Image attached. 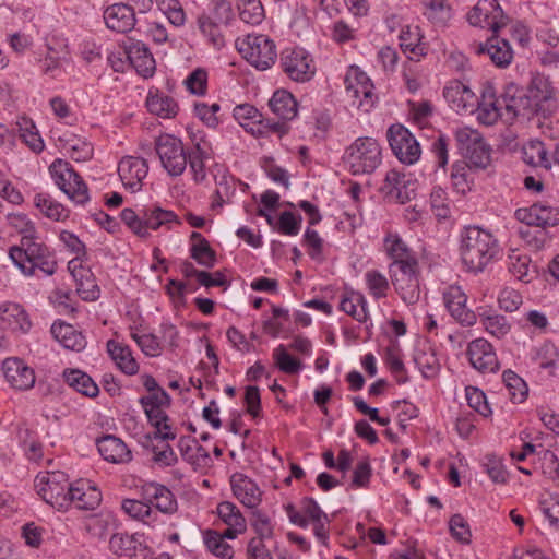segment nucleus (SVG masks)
<instances>
[{"instance_id": "20e7f679", "label": "nucleus", "mask_w": 559, "mask_h": 559, "mask_svg": "<svg viewBox=\"0 0 559 559\" xmlns=\"http://www.w3.org/2000/svg\"><path fill=\"white\" fill-rule=\"evenodd\" d=\"M120 217L130 230L140 238L150 237L151 230H157L163 226L171 229L174 224H181L173 211L159 206L144 209L139 214L132 209H123Z\"/></svg>"}, {"instance_id": "338daca9", "label": "nucleus", "mask_w": 559, "mask_h": 559, "mask_svg": "<svg viewBox=\"0 0 559 559\" xmlns=\"http://www.w3.org/2000/svg\"><path fill=\"white\" fill-rule=\"evenodd\" d=\"M158 9L165 14L170 24L180 27L186 22V13L178 0H159Z\"/></svg>"}, {"instance_id": "2f4dec72", "label": "nucleus", "mask_w": 559, "mask_h": 559, "mask_svg": "<svg viewBox=\"0 0 559 559\" xmlns=\"http://www.w3.org/2000/svg\"><path fill=\"white\" fill-rule=\"evenodd\" d=\"M71 504L80 510H95L102 502L100 490L87 480H78L70 486Z\"/></svg>"}, {"instance_id": "49530a36", "label": "nucleus", "mask_w": 559, "mask_h": 559, "mask_svg": "<svg viewBox=\"0 0 559 559\" xmlns=\"http://www.w3.org/2000/svg\"><path fill=\"white\" fill-rule=\"evenodd\" d=\"M475 109L477 110V119L479 122L486 126H492L502 116L501 110L504 108L501 96L496 99L491 95L488 98L484 96L481 103L478 102Z\"/></svg>"}, {"instance_id": "de8ad7c7", "label": "nucleus", "mask_w": 559, "mask_h": 559, "mask_svg": "<svg viewBox=\"0 0 559 559\" xmlns=\"http://www.w3.org/2000/svg\"><path fill=\"white\" fill-rule=\"evenodd\" d=\"M523 160L531 166L550 168V159L544 143L539 140L528 141L522 150Z\"/></svg>"}, {"instance_id": "f8f14e48", "label": "nucleus", "mask_w": 559, "mask_h": 559, "mask_svg": "<svg viewBox=\"0 0 559 559\" xmlns=\"http://www.w3.org/2000/svg\"><path fill=\"white\" fill-rule=\"evenodd\" d=\"M386 138L393 154L401 163L413 165L419 159L420 145L403 124H392L386 131Z\"/></svg>"}, {"instance_id": "7ed1b4c3", "label": "nucleus", "mask_w": 559, "mask_h": 559, "mask_svg": "<svg viewBox=\"0 0 559 559\" xmlns=\"http://www.w3.org/2000/svg\"><path fill=\"white\" fill-rule=\"evenodd\" d=\"M9 257L23 274L32 276L36 271L45 275H52L57 271V260L52 251L39 240L25 238L19 246H13L9 250Z\"/></svg>"}, {"instance_id": "f03ea898", "label": "nucleus", "mask_w": 559, "mask_h": 559, "mask_svg": "<svg viewBox=\"0 0 559 559\" xmlns=\"http://www.w3.org/2000/svg\"><path fill=\"white\" fill-rule=\"evenodd\" d=\"M9 257L23 274L32 276L36 271L45 275H52L57 271V260L52 251L39 240L25 238L19 246H13L9 250Z\"/></svg>"}, {"instance_id": "a878e982", "label": "nucleus", "mask_w": 559, "mask_h": 559, "mask_svg": "<svg viewBox=\"0 0 559 559\" xmlns=\"http://www.w3.org/2000/svg\"><path fill=\"white\" fill-rule=\"evenodd\" d=\"M142 497L151 507H155L162 513L174 514L178 510V502L175 495L162 484H145L142 486Z\"/></svg>"}, {"instance_id": "4468645a", "label": "nucleus", "mask_w": 559, "mask_h": 559, "mask_svg": "<svg viewBox=\"0 0 559 559\" xmlns=\"http://www.w3.org/2000/svg\"><path fill=\"white\" fill-rule=\"evenodd\" d=\"M417 181L409 175L391 169L385 174L380 192L388 202L405 204L415 198Z\"/></svg>"}, {"instance_id": "c85d7f7f", "label": "nucleus", "mask_w": 559, "mask_h": 559, "mask_svg": "<svg viewBox=\"0 0 559 559\" xmlns=\"http://www.w3.org/2000/svg\"><path fill=\"white\" fill-rule=\"evenodd\" d=\"M234 496L247 508H257L262 500V491L258 485L242 473H235L230 477Z\"/></svg>"}, {"instance_id": "0e129e2a", "label": "nucleus", "mask_w": 559, "mask_h": 559, "mask_svg": "<svg viewBox=\"0 0 559 559\" xmlns=\"http://www.w3.org/2000/svg\"><path fill=\"white\" fill-rule=\"evenodd\" d=\"M480 322L486 332L497 338L504 337L511 331L510 322L501 314L484 316Z\"/></svg>"}, {"instance_id": "6ab92c4d", "label": "nucleus", "mask_w": 559, "mask_h": 559, "mask_svg": "<svg viewBox=\"0 0 559 559\" xmlns=\"http://www.w3.org/2000/svg\"><path fill=\"white\" fill-rule=\"evenodd\" d=\"M443 96L450 107L457 114H473L478 104V97L464 83L453 80L443 90Z\"/></svg>"}, {"instance_id": "ea45409f", "label": "nucleus", "mask_w": 559, "mask_h": 559, "mask_svg": "<svg viewBox=\"0 0 559 559\" xmlns=\"http://www.w3.org/2000/svg\"><path fill=\"white\" fill-rule=\"evenodd\" d=\"M271 110L283 120H292L297 116L298 105L292 93L285 90L274 92L269 102Z\"/></svg>"}, {"instance_id": "393cba45", "label": "nucleus", "mask_w": 559, "mask_h": 559, "mask_svg": "<svg viewBox=\"0 0 559 559\" xmlns=\"http://www.w3.org/2000/svg\"><path fill=\"white\" fill-rule=\"evenodd\" d=\"M68 270L76 283V292L83 300L94 301L99 297V287L94 274L88 267L83 266L79 258L68 263Z\"/></svg>"}, {"instance_id": "aec40b11", "label": "nucleus", "mask_w": 559, "mask_h": 559, "mask_svg": "<svg viewBox=\"0 0 559 559\" xmlns=\"http://www.w3.org/2000/svg\"><path fill=\"white\" fill-rule=\"evenodd\" d=\"M466 354L471 365L481 373H492L499 369V362L492 345L485 338L472 341Z\"/></svg>"}, {"instance_id": "69168bd1", "label": "nucleus", "mask_w": 559, "mask_h": 559, "mask_svg": "<svg viewBox=\"0 0 559 559\" xmlns=\"http://www.w3.org/2000/svg\"><path fill=\"white\" fill-rule=\"evenodd\" d=\"M200 17H207V20L216 24L228 25L234 19L231 3L228 0H215L212 2L210 13L203 14Z\"/></svg>"}, {"instance_id": "bf43d9fd", "label": "nucleus", "mask_w": 559, "mask_h": 559, "mask_svg": "<svg viewBox=\"0 0 559 559\" xmlns=\"http://www.w3.org/2000/svg\"><path fill=\"white\" fill-rule=\"evenodd\" d=\"M475 168H486L490 163V152L483 138L478 140L475 145L467 147V151L462 154Z\"/></svg>"}, {"instance_id": "79ce46f5", "label": "nucleus", "mask_w": 559, "mask_h": 559, "mask_svg": "<svg viewBox=\"0 0 559 559\" xmlns=\"http://www.w3.org/2000/svg\"><path fill=\"white\" fill-rule=\"evenodd\" d=\"M168 407H143L148 423L155 428L154 438L162 440H174L176 435L168 424L169 417L166 414Z\"/></svg>"}, {"instance_id": "4c0bfd02", "label": "nucleus", "mask_w": 559, "mask_h": 559, "mask_svg": "<svg viewBox=\"0 0 559 559\" xmlns=\"http://www.w3.org/2000/svg\"><path fill=\"white\" fill-rule=\"evenodd\" d=\"M107 349L117 367L126 374L133 376L139 371V364L134 359L129 346L110 340L107 342Z\"/></svg>"}, {"instance_id": "412c9836", "label": "nucleus", "mask_w": 559, "mask_h": 559, "mask_svg": "<svg viewBox=\"0 0 559 559\" xmlns=\"http://www.w3.org/2000/svg\"><path fill=\"white\" fill-rule=\"evenodd\" d=\"M122 46L128 60L140 75L150 78L154 74L155 60L145 44L127 37Z\"/></svg>"}, {"instance_id": "a211bd4d", "label": "nucleus", "mask_w": 559, "mask_h": 559, "mask_svg": "<svg viewBox=\"0 0 559 559\" xmlns=\"http://www.w3.org/2000/svg\"><path fill=\"white\" fill-rule=\"evenodd\" d=\"M109 549L114 555L129 559H151L153 555L142 536L130 535L123 532L111 535Z\"/></svg>"}, {"instance_id": "8fccbe9b", "label": "nucleus", "mask_w": 559, "mask_h": 559, "mask_svg": "<svg viewBox=\"0 0 559 559\" xmlns=\"http://www.w3.org/2000/svg\"><path fill=\"white\" fill-rule=\"evenodd\" d=\"M425 12L424 14L432 23L444 25L451 19V7L447 0H421Z\"/></svg>"}, {"instance_id": "f257e3e1", "label": "nucleus", "mask_w": 559, "mask_h": 559, "mask_svg": "<svg viewBox=\"0 0 559 559\" xmlns=\"http://www.w3.org/2000/svg\"><path fill=\"white\" fill-rule=\"evenodd\" d=\"M499 245L493 235L478 226H468L461 233L460 254L466 271L479 273L496 258Z\"/></svg>"}, {"instance_id": "052dcab7", "label": "nucleus", "mask_w": 559, "mask_h": 559, "mask_svg": "<svg viewBox=\"0 0 559 559\" xmlns=\"http://www.w3.org/2000/svg\"><path fill=\"white\" fill-rule=\"evenodd\" d=\"M273 359L275 366L287 374H296L301 369L302 365L300 360L296 359L292 355L287 353V349L284 345H278L273 350Z\"/></svg>"}, {"instance_id": "09e8293b", "label": "nucleus", "mask_w": 559, "mask_h": 559, "mask_svg": "<svg viewBox=\"0 0 559 559\" xmlns=\"http://www.w3.org/2000/svg\"><path fill=\"white\" fill-rule=\"evenodd\" d=\"M203 542L206 549L214 556L222 559H231L234 557L233 547L216 531H205L203 533Z\"/></svg>"}, {"instance_id": "39448f33", "label": "nucleus", "mask_w": 559, "mask_h": 559, "mask_svg": "<svg viewBox=\"0 0 559 559\" xmlns=\"http://www.w3.org/2000/svg\"><path fill=\"white\" fill-rule=\"evenodd\" d=\"M238 52L257 70L270 69L277 58L276 45L264 34H249L235 41Z\"/></svg>"}, {"instance_id": "603ef678", "label": "nucleus", "mask_w": 559, "mask_h": 559, "mask_svg": "<svg viewBox=\"0 0 559 559\" xmlns=\"http://www.w3.org/2000/svg\"><path fill=\"white\" fill-rule=\"evenodd\" d=\"M240 19L251 25H259L265 17L264 8L260 0H238Z\"/></svg>"}, {"instance_id": "864d4df0", "label": "nucleus", "mask_w": 559, "mask_h": 559, "mask_svg": "<svg viewBox=\"0 0 559 559\" xmlns=\"http://www.w3.org/2000/svg\"><path fill=\"white\" fill-rule=\"evenodd\" d=\"M7 222L16 233H19L24 241L25 238L33 239L37 237V230L34 222L25 213H10L7 215Z\"/></svg>"}, {"instance_id": "cd10ccee", "label": "nucleus", "mask_w": 559, "mask_h": 559, "mask_svg": "<svg viewBox=\"0 0 559 559\" xmlns=\"http://www.w3.org/2000/svg\"><path fill=\"white\" fill-rule=\"evenodd\" d=\"M476 52L488 56L491 62L501 69L509 67L514 57L510 43L498 36H492L486 43L479 44Z\"/></svg>"}, {"instance_id": "f704fd0d", "label": "nucleus", "mask_w": 559, "mask_h": 559, "mask_svg": "<svg viewBox=\"0 0 559 559\" xmlns=\"http://www.w3.org/2000/svg\"><path fill=\"white\" fill-rule=\"evenodd\" d=\"M340 309L360 323L369 320L368 302L360 292L346 289L340 301Z\"/></svg>"}, {"instance_id": "5fc2aeb1", "label": "nucleus", "mask_w": 559, "mask_h": 559, "mask_svg": "<svg viewBox=\"0 0 559 559\" xmlns=\"http://www.w3.org/2000/svg\"><path fill=\"white\" fill-rule=\"evenodd\" d=\"M209 158L210 155L200 146V144H197L195 147L188 153L190 171L193 175L194 181L198 183L206 179L205 163Z\"/></svg>"}, {"instance_id": "e433bc0d", "label": "nucleus", "mask_w": 559, "mask_h": 559, "mask_svg": "<svg viewBox=\"0 0 559 559\" xmlns=\"http://www.w3.org/2000/svg\"><path fill=\"white\" fill-rule=\"evenodd\" d=\"M383 246L385 253L392 260L391 264L403 265L406 262L418 261L403 239L395 233H389L385 236Z\"/></svg>"}, {"instance_id": "a19ab883", "label": "nucleus", "mask_w": 559, "mask_h": 559, "mask_svg": "<svg viewBox=\"0 0 559 559\" xmlns=\"http://www.w3.org/2000/svg\"><path fill=\"white\" fill-rule=\"evenodd\" d=\"M190 240V257L195 260L198 264L212 269L216 263V253L211 248L209 241L198 231L191 234Z\"/></svg>"}, {"instance_id": "774afa93", "label": "nucleus", "mask_w": 559, "mask_h": 559, "mask_svg": "<svg viewBox=\"0 0 559 559\" xmlns=\"http://www.w3.org/2000/svg\"><path fill=\"white\" fill-rule=\"evenodd\" d=\"M251 526L257 534L252 539H260L261 543H264L265 539L273 537L274 527L270 518L259 510L254 511L252 514Z\"/></svg>"}, {"instance_id": "423d86ee", "label": "nucleus", "mask_w": 559, "mask_h": 559, "mask_svg": "<svg viewBox=\"0 0 559 559\" xmlns=\"http://www.w3.org/2000/svg\"><path fill=\"white\" fill-rule=\"evenodd\" d=\"M344 160L353 175L371 174L382 162L381 147L372 138H358L347 147Z\"/></svg>"}, {"instance_id": "e2e57ef3", "label": "nucleus", "mask_w": 559, "mask_h": 559, "mask_svg": "<svg viewBox=\"0 0 559 559\" xmlns=\"http://www.w3.org/2000/svg\"><path fill=\"white\" fill-rule=\"evenodd\" d=\"M130 335L146 356L157 357L162 354L163 347L156 335L151 333L140 334L133 328H131Z\"/></svg>"}, {"instance_id": "f3484780", "label": "nucleus", "mask_w": 559, "mask_h": 559, "mask_svg": "<svg viewBox=\"0 0 559 559\" xmlns=\"http://www.w3.org/2000/svg\"><path fill=\"white\" fill-rule=\"evenodd\" d=\"M514 216L519 222L543 230L559 224V209L547 202H536L528 207L518 209Z\"/></svg>"}, {"instance_id": "2eb2a0df", "label": "nucleus", "mask_w": 559, "mask_h": 559, "mask_svg": "<svg viewBox=\"0 0 559 559\" xmlns=\"http://www.w3.org/2000/svg\"><path fill=\"white\" fill-rule=\"evenodd\" d=\"M280 63L283 72L296 82H307L316 72L311 56L302 48L284 49Z\"/></svg>"}, {"instance_id": "13d9d810", "label": "nucleus", "mask_w": 559, "mask_h": 559, "mask_svg": "<svg viewBox=\"0 0 559 559\" xmlns=\"http://www.w3.org/2000/svg\"><path fill=\"white\" fill-rule=\"evenodd\" d=\"M365 281L369 294L374 299H381L386 297L388 292L390 289V284L388 278L377 270L367 271L365 274Z\"/></svg>"}, {"instance_id": "3c124183", "label": "nucleus", "mask_w": 559, "mask_h": 559, "mask_svg": "<svg viewBox=\"0 0 559 559\" xmlns=\"http://www.w3.org/2000/svg\"><path fill=\"white\" fill-rule=\"evenodd\" d=\"M122 509L131 518L142 521L145 524H151L156 520V514L147 501L124 499L122 501Z\"/></svg>"}, {"instance_id": "4d7b16f0", "label": "nucleus", "mask_w": 559, "mask_h": 559, "mask_svg": "<svg viewBox=\"0 0 559 559\" xmlns=\"http://www.w3.org/2000/svg\"><path fill=\"white\" fill-rule=\"evenodd\" d=\"M217 515L227 526L246 530V520L236 504L223 501L217 506Z\"/></svg>"}, {"instance_id": "6e6d98bb", "label": "nucleus", "mask_w": 559, "mask_h": 559, "mask_svg": "<svg viewBox=\"0 0 559 559\" xmlns=\"http://www.w3.org/2000/svg\"><path fill=\"white\" fill-rule=\"evenodd\" d=\"M502 378L511 401L522 403L527 395V385L524 380L512 370H506Z\"/></svg>"}, {"instance_id": "c03bdc74", "label": "nucleus", "mask_w": 559, "mask_h": 559, "mask_svg": "<svg viewBox=\"0 0 559 559\" xmlns=\"http://www.w3.org/2000/svg\"><path fill=\"white\" fill-rule=\"evenodd\" d=\"M34 205L49 219L63 222L69 217V210L47 193H37L34 197Z\"/></svg>"}, {"instance_id": "9d476101", "label": "nucleus", "mask_w": 559, "mask_h": 559, "mask_svg": "<svg viewBox=\"0 0 559 559\" xmlns=\"http://www.w3.org/2000/svg\"><path fill=\"white\" fill-rule=\"evenodd\" d=\"M501 102L503 103L508 119L522 117L530 120L534 117H543V110L536 103V99L514 83L506 85L504 92L501 95Z\"/></svg>"}, {"instance_id": "b1692460", "label": "nucleus", "mask_w": 559, "mask_h": 559, "mask_svg": "<svg viewBox=\"0 0 559 559\" xmlns=\"http://www.w3.org/2000/svg\"><path fill=\"white\" fill-rule=\"evenodd\" d=\"M527 92L536 99L543 110V118H546L556 107L555 99L557 90L549 76L543 73L533 74Z\"/></svg>"}, {"instance_id": "c9c22d12", "label": "nucleus", "mask_w": 559, "mask_h": 559, "mask_svg": "<svg viewBox=\"0 0 559 559\" xmlns=\"http://www.w3.org/2000/svg\"><path fill=\"white\" fill-rule=\"evenodd\" d=\"M51 334L67 349L80 352L85 348V337L71 324L55 322L51 326Z\"/></svg>"}, {"instance_id": "680f3d73", "label": "nucleus", "mask_w": 559, "mask_h": 559, "mask_svg": "<svg viewBox=\"0 0 559 559\" xmlns=\"http://www.w3.org/2000/svg\"><path fill=\"white\" fill-rule=\"evenodd\" d=\"M534 360L539 368L549 369L554 373L559 364V352L552 343H544L538 347Z\"/></svg>"}, {"instance_id": "ddd939ff", "label": "nucleus", "mask_w": 559, "mask_h": 559, "mask_svg": "<svg viewBox=\"0 0 559 559\" xmlns=\"http://www.w3.org/2000/svg\"><path fill=\"white\" fill-rule=\"evenodd\" d=\"M346 96L352 106L368 112L374 105L377 96L373 93V84L366 73L357 68L350 69L345 78Z\"/></svg>"}, {"instance_id": "5701e85b", "label": "nucleus", "mask_w": 559, "mask_h": 559, "mask_svg": "<svg viewBox=\"0 0 559 559\" xmlns=\"http://www.w3.org/2000/svg\"><path fill=\"white\" fill-rule=\"evenodd\" d=\"M148 173V165L144 158L126 156L118 165L119 177L127 189L138 192Z\"/></svg>"}, {"instance_id": "37998d69", "label": "nucleus", "mask_w": 559, "mask_h": 559, "mask_svg": "<svg viewBox=\"0 0 559 559\" xmlns=\"http://www.w3.org/2000/svg\"><path fill=\"white\" fill-rule=\"evenodd\" d=\"M64 381L79 393L95 397L99 393L98 385L85 372L79 369H70L63 372Z\"/></svg>"}, {"instance_id": "4be33fe9", "label": "nucleus", "mask_w": 559, "mask_h": 559, "mask_svg": "<svg viewBox=\"0 0 559 559\" xmlns=\"http://www.w3.org/2000/svg\"><path fill=\"white\" fill-rule=\"evenodd\" d=\"M444 305L450 314L462 325L476 323V314L466 307L467 296L460 286H449L443 293Z\"/></svg>"}, {"instance_id": "58836bf2", "label": "nucleus", "mask_w": 559, "mask_h": 559, "mask_svg": "<svg viewBox=\"0 0 559 559\" xmlns=\"http://www.w3.org/2000/svg\"><path fill=\"white\" fill-rule=\"evenodd\" d=\"M148 111L164 119L176 117L179 106L170 96L156 92H150L146 98Z\"/></svg>"}, {"instance_id": "bb28decb", "label": "nucleus", "mask_w": 559, "mask_h": 559, "mask_svg": "<svg viewBox=\"0 0 559 559\" xmlns=\"http://www.w3.org/2000/svg\"><path fill=\"white\" fill-rule=\"evenodd\" d=\"M3 374L12 388L28 390L35 384V372L20 358H7L2 364Z\"/></svg>"}, {"instance_id": "dca6fc26", "label": "nucleus", "mask_w": 559, "mask_h": 559, "mask_svg": "<svg viewBox=\"0 0 559 559\" xmlns=\"http://www.w3.org/2000/svg\"><path fill=\"white\" fill-rule=\"evenodd\" d=\"M467 20L471 25L488 28L493 33L506 27L509 22L499 2L491 3L489 0H478L468 12Z\"/></svg>"}, {"instance_id": "c756f323", "label": "nucleus", "mask_w": 559, "mask_h": 559, "mask_svg": "<svg viewBox=\"0 0 559 559\" xmlns=\"http://www.w3.org/2000/svg\"><path fill=\"white\" fill-rule=\"evenodd\" d=\"M106 26L118 33H127L133 29L136 19L133 7L124 3H115L104 12Z\"/></svg>"}, {"instance_id": "6e6552de", "label": "nucleus", "mask_w": 559, "mask_h": 559, "mask_svg": "<svg viewBox=\"0 0 559 559\" xmlns=\"http://www.w3.org/2000/svg\"><path fill=\"white\" fill-rule=\"evenodd\" d=\"M49 173L56 186L72 202L84 205L90 200L87 185L69 162L61 158L53 160L49 166Z\"/></svg>"}, {"instance_id": "1a4fd4ad", "label": "nucleus", "mask_w": 559, "mask_h": 559, "mask_svg": "<svg viewBox=\"0 0 559 559\" xmlns=\"http://www.w3.org/2000/svg\"><path fill=\"white\" fill-rule=\"evenodd\" d=\"M389 271L391 282L403 301L407 305L416 304L420 297L418 261L403 265L390 264Z\"/></svg>"}, {"instance_id": "473e14b6", "label": "nucleus", "mask_w": 559, "mask_h": 559, "mask_svg": "<svg viewBox=\"0 0 559 559\" xmlns=\"http://www.w3.org/2000/svg\"><path fill=\"white\" fill-rule=\"evenodd\" d=\"M99 454L104 460L115 463L124 464L132 460V453L127 444L112 435H107L97 440Z\"/></svg>"}, {"instance_id": "0eeeda50", "label": "nucleus", "mask_w": 559, "mask_h": 559, "mask_svg": "<svg viewBox=\"0 0 559 559\" xmlns=\"http://www.w3.org/2000/svg\"><path fill=\"white\" fill-rule=\"evenodd\" d=\"M68 475L61 471L39 473L35 478V488L45 502L59 511L71 506Z\"/></svg>"}, {"instance_id": "a18cd8bd", "label": "nucleus", "mask_w": 559, "mask_h": 559, "mask_svg": "<svg viewBox=\"0 0 559 559\" xmlns=\"http://www.w3.org/2000/svg\"><path fill=\"white\" fill-rule=\"evenodd\" d=\"M234 118L246 131L252 134H262L263 130L259 124H262L261 115L258 109L249 104L238 105L234 108Z\"/></svg>"}, {"instance_id": "72a5a7b5", "label": "nucleus", "mask_w": 559, "mask_h": 559, "mask_svg": "<svg viewBox=\"0 0 559 559\" xmlns=\"http://www.w3.org/2000/svg\"><path fill=\"white\" fill-rule=\"evenodd\" d=\"M0 320L3 325L13 332L26 333L32 326L25 309L14 302H5L0 307Z\"/></svg>"}, {"instance_id": "9b49d317", "label": "nucleus", "mask_w": 559, "mask_h": 559, "mask_svg": "<svg viewBox=\"0 0 559 559\" xmlns=\"http://www.w3.org/2000/svg\"><path fill=\"white\" fill-rule=\"evenodd\" d=\"M156 153L165 170L173 177L180 176L188 164L182 142L170 134H162L155 142Z\"/></svg>"}, {"instance_id": "7c9ffc66", "label": "nucleus", "mask_w": 559, "mask_h": 559, "mask_svg": "<svg viewBox=\"0 0 559 559\" xmlns=\"http://www.w3.org/2000/svg\"><path fill=\"white\" fill-rule=\"evenodd\" d=\"M423 33L418 26L407 25L400 32V47L409 61H419L427 55L428 45L423 41Z\"/></svg>"}]
</instances>
